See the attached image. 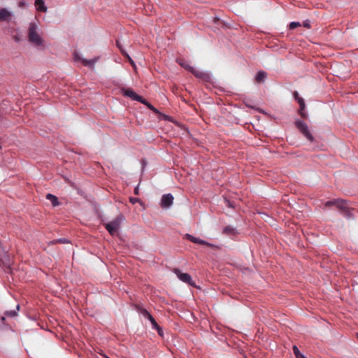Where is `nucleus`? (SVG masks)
Here are the masks:
<instances>
[{
  "label": "nucleus",
  "instance_id": "nucleus-1",
  "mask_svg": "<svg viewBox=\"0 0 358 358\" xmlns=\"http://www.w3.org/2000/svg\"><path fill=\"white\" fill-rule=\"evenodd\" d=\"M29 41L36 47L44 48V41L38 31L35 23H31L28 29Z\"/></svg>",
  "mask_w": 358,
  "mask_h": 358
},
{
  "label": "nucleus",
  "instance_id": "nucleus-2",
  "mask_svg": "<svg viewBox=\"0 0 358 358\" xmlns=\"http://www.w3.org/2000/svg\"><path fill=\"white\" fill-rule=\"evenodd\" d=\"M178 64L187 71H190L197 78L201 80L203 82H210V75L208 73L196 69L185 62H178Z\"/></svg>",
  "mask_w": 358,
  "mask_h": 358
},
{
  "label": "nucleus",
  "instance_id": "nucleus-3",
  "mask_svg": "<svg viewBox=\"0 0 358 358\" xmlns=\"http://www.w3.org/2000/svg\"><path fill=\"white\" fill-rule=\"evenodd\" d=\"M124 217L122 215H118L115 219L108 223L105 224V228L111 235H115L118 231L120 224L123 220Z\"/></svg>",
  "mask_w": 358,
  "mask_h": 358
},
{
  "label": "nucleus",
  "instance_id": "nucleus-4",
  "mask_svg": "<svg viewBox=\"0 0 358 358\" xmlns=\"http://www.w3.org/2000/svg\"><path fill=\"white\" fill-rule=\"evenodd\" d=\"M173 271L177 275V277L183 282H185L192 287L196 286L189 274L187 273H182L178 268H173Z\"/></svg>",
  "mask_w": 358,
  "mask_h": 358
},
{
  "label": "nucleus",
  "instance_id": "nucleus-5",
  "mask_svg": "<svg viewBox=\"0 0 358 358\" xmlns=\"http://www.w3.org/2000/svg\"><path fill=\"white\" fill-rule=\"evenodd\" d=\"M296 126L299 129V130L306 136V138L310 141L313 142L314 141V137L310 134L308 130L307 124L301 120H297L296 122Z\"/></svg>",
  "mask_w": 358,
  "mask_h": 358
},
{
  "label": "nucleus",
  "instance_id": "nucleus-6",
  "mask_svg": "<svg viewBox=\"0 0 358 358\" xmlns=\"http://www.w3.org/2000/svg\"><path fill=\"white\" fill-rule=\"evenodd\" d=\"M123 94L125 96H128L133 100L138 101L142 103H145V99H143L142 96L138 95L131 89L128 88V89L123 90Z\"/></svg>",
  "mask_w": 358,
  "mask_h": 358
},
{
  "label": "nucleus",
  "instance_id": "nucleus-7",
  "mask_svg": "<svg viewBox=\"0 0 358 358\" xmlns=\"http://www.w3.org/2000/svg\"><path fill=\"white\" fill-rule=\"evenodd\" d=\"M74 59L75 61H81L83 64L85 66L90 67V68H94V66L95 63L98 61L99 57H95L92 59H83L80 57V55L77 53H74Z\"/></svg>",
  "mask_w": 358,
  "mask_h": 358
},
{
  "label": "nucleus",
  "instance_id": "nucleus-8",
  "mask_svg": "<svg viewBox=\"0 0 358 358\" xmlns=\"http://www.w3.org/2000/svg\"><path fill=\"white\" fill-rule=\"evenodd\" d=\"M173 202V196L171 194H166L162 196L161 199V207L162 208H169Z\"/></svg>",
  "mask_w": 358,
  "mask_h": 358
},
{
  "label": "nucleus",
  "instance_id": "nucleus-9",
  "mask_svg": "<svg viewBox=\"0 0 358 358\" xmlns=\"http://www.w3.org/2000/svg\"><path fill=\"white\" fill-rule=\"evenodd\" d=\"M186 237L187 238L192 241V243H196V244H200V245H206L208 247H210V248H215V246L214 245H213L212 243H210L208 242H206L203 240H201L199 238H196L190 234H186Z\"/></svg>",
  "mask_w": 358,
  "mask_h": 358
},
{
  "label": "nucleus",
  "instance_id": "nucleus-10",
  "mask_svg": "<svg viewBox=\"0 0 358 358\" xmlns=\"http://www.w3.org/2000/svg\"><path fill=\"white\" fill-rule=\"evenodd\" d=\"M12 14L6 8L0 10V21L9 22L11 20Z\"/></svg>",
  "mask_w": 358,
  "mask_h": 358
},
{
  "label": "nucleus",
  "instance_id": "nucleus-11",
  "mask_svg": "<svg viewBox=\"0 0 358 358\" xmlns=\"http://www.w3.org/2000/svg\"><path fill=\"white\" fill-rule=\"evenodd\" d=\"M336 207L342 213L347 208H348V203L345 200L343 199H338Z\"/></svg>",
  "mask_w": 358,
  "mask_h": 358
},
{
  "label": "nucleus",
  "instance_id": "nucleus-12",
  "mask_svg": "<svg viewBox=\"0 0 358 358\" xmlns=\"http://www.w3.org/2000/svg\"><path fill=\"white\" fill-rule=\"evenodd\" d=\"M299 104L300 108L299 110V115L303 117L306 118L307 117V114L304 112L306 104L303 99H300L299 102L298 103Z\"/></svg>",
  "mask_w": 358,
  "mask_h": 358
},
{
  "label": "nucleus",
  "instance_id": "nucleus-13",
  "mask_svg": "<svg viewBox=\"0 0 358 358\" xmlns=\"http://www.w3.org/2000/svg\"><path fill=\"white\" fill-rule=\"evenodd\" d=\"M45 1H35V8L37 11L46 12L47 7L44 4Z\"/></svg>",
  "mask_w": 358,
  "mask_h": 358
},
{
  "label": "nucleus",
  "instance_id": "nucleus-14",
  "mask_svg": "<svg viewBox=\"0 0 358 358\" xmlns=\"http://www.w3.org/2000/svg\"><path fill=\"white\" fill-rule=\"evenodd\" d=\"M266 78V73L265 71H261L257 73V75L255 76V80L257 83L264 82Z\"/></svg>",
  "mask_w": 358,
  "mask_h": 358
},
{
  "label": "nucleus",
  "instance_id": "nucleus-15",
  "mask_svg": "<svg viewBox=\"0 0 358 358\" xmlns=\"http://www.w3.org/2000/svg\"><path fill=\"white\" fill-rule=\"evenodd\" d=\"M46 199L50 201L54 206H57L59 204L57 197L53 194H48L46 195Z\"/></svg>",
  "mask_w": 358,
  "mask_h": 358
},
{
  "label": "nucleus",
  "instance_id": "nucleus-16",
  "mask_svg": "<svg viewBox=\"0 0 358 358\" xmlns=\"http://www.w3.org/2000/svg\"><path fill=\"white\" fill-rule=\"evenodd\" d=\"M20 310V305H17L16 310L6 311L4 315L7 317H14L17 316V311Z\"/></svg>",
  "mask_w": 358,
  "mask_h": 358
},
{
  "label": "nucleus",
  "instance_id": "nucleus-17",
  "mask_svg": "<svg viewBox=\"0 0 358 358\" xmlns=\"http://www.w3.org/2000/svg\"><path fill=\"white\" fill-rule=\"evenodd\" d=\"M148 320L150 321L153 329H155L156 330H161V327L158 325L152 316H151Z\"/></svg>",
  "mask_w": 358,
  "mask_h": 358
},
{
  "label": "nucleus",
  "instance_id": "nucleus-18",
  "mask_svg": "<svg viewBox=\"0 0 358 358\" xmlns=\"http://www.w3.org/2000/svg\"><path fill=\"white\" fill-rule=\"evenodd\" d=\"M337 201H338V199H334V200H331V201H328L325 203V206L326 207H331V206H336V203H337Z\"/></svg>",
  "mask_w": 358,
  "mask_h": 358
},
{
  "label": "nucleus",
  "instance_id": "nucleus-19",
  "mask_svg": "<svg viewBox=\"0 0 358 358\" xmlns=\"http://www.w3.org/2000/svg\"><path fill=\"white\" fill-rule=\"evenodd\" d=\"M343 216H345L346 218H350L351 216H352V214H351V212L350 210V208L349 207L347 208L345 210H343L342 213H341Z\"/></svg>",
  "mask_w": 358,
  "mask_h": 358
},
{
  "label": "nucleus",
  "instance_id": "nucleus-20",
  "mask_svg": "<svg viewBox=\"0 0 358 358\" xmlns=\"http://www.w3.org/2000/svg\"><path fill=\"white\" fill-rule=\"evenodd\" d=\"M300 26H301V24L298 22H292L289 24V27L290 29H294Z\"/></svg>",
  "mask_w": 358,
  "mask_h": 358
},
{
  "label": "nucleus",
  "instance_id": "nucleus-21",
  "mask_svg": "<svg viewBox=\"0 0 358 358\" xmlns=\"http://www.w3.org/2000/svg\"><path fill=\"white\" fill-rule=\"evenodd\" d=\"M234 231V229L231 227H226L224 228L223 229V233L226 234H229L230 233H233Z\"/></svg>",
  "mask_w": 358,
  "mask_h": 358
},
{
  "label": "nucleus",
  "instance_id": "nucleus-22",
  "mask_svg": "<svg viewBox=\"0 0 358 358\" xmlns=\"http://www.w3.org/2000/svg\"><path fill=\"white\" fill-rule=\"evenodd\" d=\"M141 313L145 317L148 319H149L152 316L146 309H142Z\"/></svg>",
  "mask_w": 358,
  "mask_h": 358
},
{
  "label": "nucleus",
  "instance_id": "nucleus-23",
  "mask_svg": "<svg viewBox=\"0 0 358 358\" xmlns=\"http://www.w3.org/2000/svg\"><path fill=\"white\" fill-rule=\"evenodd\" d=\"M293 352L296 357H298L301 353L300 352L299 350L298 349V348L296 346H294L293 347Z\"/></svg>",
  "mask_w": 358,
  "mask_h": 358
},
{
  "label": "nucleus",
  "instance_id": "nucleus-24",
  "mask_svg": "<svg viewBox=\"0 0 358 358\" xmlns=\"http://www.w3.org/2000/svg\"><path fill=\"white\" fill-rule=\"evenodd\" d=\"M293 96H294L295 100L297 101L298 103L299 102L300 99H303V98L299 96V94L298 92H296V91L294 92Z\"/></svg>",
  "mask_w": 358,
  "mask_h": 358
},
{
  "label": "nucleus",
  "instance_id": "nucleus-25",
  "mask_svg": "<svg viewBox=\"0 0 358 358\" xmlns=\"http://www.w3.org/2000/svg\"><path fill=\"white\" fill-rule=\"evenodd\" d=\"M144 105L147 106L148 108L150 110H152V111H155L156 112L157 110L155 109V108L152 105L150 104V103H148L146 100H145V103H143Z\"/></svg>",
  "mask_w": 358,
  "mask_h": 358
},
{
  "label": "nucleus",
  "instance_id": "nucleus-26",
  "mask_svg": "<svg viewBox=\"0 0 358 358\" xmlns=\"http://www.w3.org/2000/svg\"><path fill=\"white\" fill-rule=\"evenodd\" d=\"M129 201H130L131 203L134 204V203H140V202H141V200H140V199H138V198H136V197H131V198L129 199Z\"/></svg>",
  "mask_w": 358,
  "mask_h": 358
},
{
  "label": "nucleus",
  "instance_id": "nucleus-27",
  "mask_svg": "<svg viewBox=\"0 0 358 358\" xmlns=\"http://www.w3.org/2000/svg\"><path fill=\"white\" fill-rule=\"evenodd\" d=\"M116 45L117 46V48L120 50V51L122 52V53L124 55L125 53L124 50L122 49V45H121L120 41H116Z\"/></svg>",
  "mask_w": 358,
  "mask_h": 358
},
{
  "label": "nucleus",
  "instance_id": "nucleus-28",
  "mask_svg": "<svg viewBox=\"0 0 358 358\" xmlns=\"http://www.w3.org/2000/svg\"><path fill=\"white\" fill-rule=\"evenodd\" d=\"M124 55L128 58V59H129V62H130L132 65H134V62H133V61H132V59L129 57V55H128L127 52H125V53L124 54Z\"/></svg>",
  "mask_w": 358,
  "mask_h": 358
},
{
  "label": "nucleus",
  "instance_id": "nucleus-29",
  "mask_svg": "<svg viewBox=\"0 0 358 358\" xmlns=\"http://www.w3.org/2000/svg\"><path fill=\"white\" fill-rule=\"evenodd\" d=\"M55 243H67V241L66 239H58L57 241H55Z\"/></svg>",
  "mask_w": 358,
  "mask_h": 358
},
{
  "label": "nucleus",
  "instance_id": "nucleus-30",
  "mask_svg": "<svg viewBox=\"0 0 358 358\" xmlns=\"http://www.w3.org/2000/svg\"><path fill=\"white\" fill-rule=\"evenodd\" d=\"M303 26L306 28H310V23L308 22H303Z\"/></svg>",
  "mask_w": 358,
  "mask_h": 358
},
{
  "label": "nucleus",
  "instance_id": "nucleus-31",
  "mask_svg": "<svg viewBox=\"0 0 358 358\" xmlns=\"http://www.w3.org/2000/svg\"><path fill=\"white\" fill-rule=\"evenodd\" d=\"M134 194H136V195H138V187H136V188L134 189Z\"/></svg>",
  "mask_w": 358,
  "mask_h": 358
},
{
  "label": "nucleus",
  "instance_id": "nucleus-32",
  "mask_svg": "<svg viewBox=\"0 0 358 358\" xmlns=\"http://www.w3.org/2000/svg\"><path fill=\"white\" fill-rule=\"evenodd\" d=\"M296 358H306L303 354H301L298 357Z\"/></svg>",
  "mask_w": 358,
  "mask_h": 358
},
{
  "label": "nucleus",
  "instance_id": "nucleus-33",
  "mask_svg": "<svg viewBox=\"0 0 358 358\" xmlns=\"http://www.w3.org/2000/svg\"><path fill=\"white\" fill-rule=\"evenodd\" d=\"M158 334L162 336V329H161V330H157Z\"/></svg>",
  "mask_w": 358,
  "mask_h": 358
},
{
  "label": "nucleus",
  "instance_id": "nucleus-34",
  "mask_svg": "<svg viewBox=\"0 0 358 358\" xmlns=\"http://www.w3.org/2000/svg\"><path fill=\"white\" fill-rule=\"evenodd\" d=\"M23 5H24V2L20 1V6H22Z\"/></svg>",
  "mask_w": 358,
  "mask_h": 358
},
{
  "label": "nucleus",
  "instance_id": "nucleus-35",
  "mask_svg": "<svg viewBox=\"0 0 358 358\" xmlns=\"http://www.w3.org/2000/svg\"><path fill=\"white\" fill-rule=\"evenodd\" d=\"M1 320L2 321H4V320H5V317H1Z\"/></svg>",
  "mask_w": 358,
  "mask_h": 358
},
{
  "label": "nucleus",
  "instance_id": "nucleus-36",
  "mask_svg": "<svg viewBox=\"0 0 358 358\" xmlns=\"http://www.w3.org/2000/svg\"><path fill=\"white\" fill-rule=\"evenodd\" d=\"M357 337H358V334H357Z\"/></svg>",
  "mask_w": 358,
  "mask_h": 358
}]
</instances>
